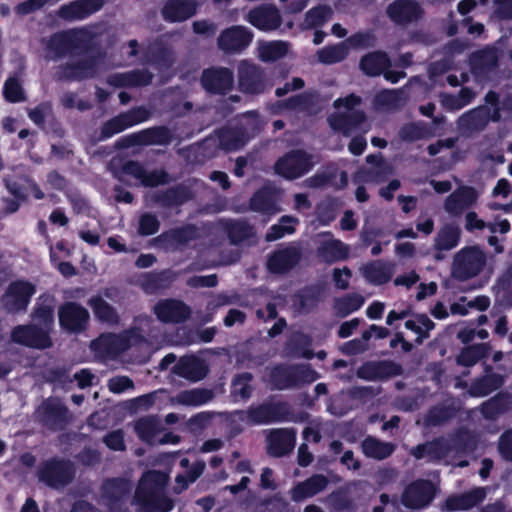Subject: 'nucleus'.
I'll list each match as a JSON object with an SVG mask.
<instances>
[{"mask_svg": "<svg viewBox=\"0 0 512 512\" xmlns=\"http://www.w3.org/2000/svg\"><path fill=\"white\" fill-rule=\"evenodd\" d=\"M502 383V378L497 375H489L474 384L472 393L475 396H486L498 388Z\"/></svg>", "mask_w": 512, "mask_h": 512, "instance_id": "603ef678", "label": "nucleus"}, {"mask_svg": "<svg viewBox=\"0 0 512 512\" xmlns=\"http://www.w3.org/2000/svg\"><path fill=\"white\" fill-rule=\"evenodd\" d=\"M219 141L225 150L232 151L242 147L247 139L236 130H225L220 133Z\"/></svg>", "mask_w": 512, "mask_h": 512, "instance_id": "864d4df0", "label": "nucleus"}, {"mask_svg": "<svg viewBox=\"0 0 512 512\" xmlns=\"http://www.w3.org/2000/svg\"><path fill=\"white\" fill-rule=\"evenodd\" d=\"M247 20L263 31L273 30L280 25V15L273 7H260L249 12Z\"/></svg>", "mask_w": 512, "mask_h": 512, "instance_id": "5701e85b", "label": "nucleus"}, {"mask_svg": "<svg viewBox=\"0 0 512 512\" xmlns=\"http://www.w3.org/2000/svg\"><path fill=\"white\" fill-rule=\"evenodd\" d=\"M367 162L371 168L367 172H359L356 176L357 181L379 182L390 173L388 165L384 164L378 155L368 156Z\"/></svg>", "mask_w": 512, "mask_h": 512, "instance_id": "c9c22d12", "label": "nucleus"}, {"mask_svg": "<svg viewBox=\"0 0 512 512\" xmlns=\"http://www.w3.org/2000/svg\"><path fill=\"white\" fill-rule=\"evenodd\" d=\"M249 420L253 423H268L277 420L274 407L263 405L249 412Z\"/></svg>", "mask_w": 512, "mask_h": 512, "instance_id": "4d7b16f0", "label": "nucleus"}, {"mask_svg": "<svg viewBox=\"0 0 512 512\" xmlns=\"http://www.w3.org/2000/svg\"><path fill=\"white\" fill-rule=\"evenodd\" d=\"M34 325L17 326L11 333L15 343L28 347L44 349L51 346L49 330L53 324V308L51 304L38 307L33 316Z\"/></svg>", "mask_w": 512, "mask_h": 512, "instance_id": "f03ea898", "label": "nucleus"}, {"mask_svg": "<svg viewBox=\"0 0 512 512\" xmlns=\"http://www.w3.org/2000/svg\"><path fill=\"white\" fill-rule=\"evenodd\" d=\"M173 372L182 378L195 382L204 378L207 373V368L201 359L194 356H187L178 361L173 368Z\"/></svg>", "mask_w": 512, "mask_h": 512, "instance_id": "f3484780", "label": "nucleus"}, {"mask_svg": "<svg viewBox=\"0 0 512 512\" xmlns=\"http://www.w3.org/2000/svg\"><path fill=\"white\" fill-rule=\"evenodd\" d=\"M137 344L147 346L138 332L131 331L122 335L103 334L91 343V348L100 357L110 358Z\"/></svg>", "mask_w": 512, "mask_h": 512, "instance_id": "20e7f679", "label": "nucleus"}, {"mask_svg": "<svg viewBox=\"0 0 512 512\" xmlns=\"http://www.w3.org/2000/svg\"><path fill=\"white\" fill-rule=\"evenodd\" d=\"M387 13L394 22L405 23L418 19L422 11L412 0H397L389 5Z\"/></svg>", "mask_w": 512, "mask_h": 512, "instance_id": "412c9836", "label": "nucleus"}, {"mask_svg": "<svg viewBox=\"0 0 512 512\" xmlns=\"http://www.w3.org/2000/svg\"><path fill=\"white\" fill-rule=\"evenodd\" d=\"M79 39H81V36L76 31L54 35L49 41L45 57L50 60H56L66 52H70L74 42Z\"/></svg>", "mask_w": 512, "mask_h": 512, "instance_id": "4be33fe9", "label": "nucleus"}, {"mask_svg": "<svg viewBox=\"0 0 512 512\" xmlns=\"http://www.w3.org/2000/svg\"><path fill=\"white\" fill-rule=\"evenodd\" d=\"M326 485L327 479L324 476H313L293 489L292 498L298 501L307 497H312L322 491Z\"/></svg>", "mask_w": 512, "mask_h": 512, "instance_id": "72a5a7b5", "label": "nucleus"}, {"mask_svg": "<svg viewBox=\"0 0 512 512\" xmlns=\"http://www.w3.org/2000/svg\"><path fill=\"white\" fill-rule=\"evenodd\" d=\"M363 304V296L359 294L347 295L335 302V310L339 316L345 317L357 311Z\"/></svg>", "mask_w": 512, "mask_h": 512, "instance_id": "49530a36", "label": "nucleus"}, {"mask_svg": "<svg viewBox=\"0 0 512 512\" xmlns=\"http://www.w3.org/2000/svg\"><path fill=\"white\" fill-rule=\"evenodd\" d=\"M400 94L396 90H387L379 93L376 97V104L383 108H396L399 105Z\"/></svg>", "mask_w": 512, "mask_h": 512, "instance_id": "680f3d73", "label": "nucleus"}, {"mask_svg": "<svg viewBox=\"0 0 512 512\" xmlns=\"http://www.w3.org/2000/svg\"><path fill=\"white\" fill-rule=\"evenodd\" d=\"M252 40V34L242 26L231 27L218 38L220 49L226 52H236L246 48Z\"/></svg>", "mask_w": 512, "mask_h": 512, "instance_id": "4468645a", "label": "nucleus"}, {"mask_svg": "<svg viewBox=\"0 0 512 512\" xmlns=\"http://www.w3.org/2000/svg\"><path fill=\"white\" fill-rule=\"evenodd\" d=\"M109 390L113 393H123L128 390H133V381L126 376H116L108 382Z\"/></svg>", "mask_w": 512, "mask_h": 512, "instance_id": "e2e57ef3", "label": "nucleus"}, {"mask_svg": "<svg viewBox=\"0 0 512 512\" xmlns=\"http://www.w3.org/2000/svg\"><path fill=\"white\" fill-rule=\"evenodd\" d=\"M348 55L347 43H339L334 46H327L318 51L317 56L320 62L332 64L343 60Z\"/></svg>", "mask_w": 512, "mask_h": 512, "instance_id": "37998d69", "label": "nucleus"}, {"mask_svg": "<svg viewBox=\"0 0 512 512\" xmlns=\"http://www.w3.org/2000/svg\"><path fill=\"white\" fill-rule=\"evenodd\" d=\"M259 57L263 61H274L285 55L287 44L282 41L264 42L259 44Z\"/></svg>", "mask_w": 512, "mask_h": 512, "instance_id": "79ce46f5", "label": "nucleus"}, {"mask_svg": "<svg viewBox=\"0 0 512 512\" xmlns=\"http://www.w3.org/2000/svg\"><path fill=\"white\" fill-rule=\"evenodd\" d=\"M89 305L99 320L107 323H114L117 321V315L114 309L101 297H92L89 300Z\"/></svg>", "mask_w": 512, "mask_h": 512, "instance_id": "a18cd8bd", "label": "nucleus"}, {"mask_svg": "<svg viewBox=\"0 0 512 512\" xmlns=\"http://www.w3.org/2000/svg\"><path fill=\"white\" fill-rule=\"evenodd\" d=\"M202 86L210 93H224L233 85V73L227 68H211L203 72Z\"/></svg>", "mask_w": 512, "mask_h": 512, "instance_id": "ddd939ff", "label": "nucleus"}, {"mask_svg": "<svg viewBox=\"0 0 512 512\" xmlns=\"http://www.w3.org/2000/svg\"><path fill=\"white\" fill-rule=\"evenodd\" d=\"M251 375L244 373L235 378L232 384V392L234 395L239 396L241 399L249 397L251 394Z\"/></svg>", "mask_w": 512, "mask_h": 512, "instance_id": "bf43d9fd", "label": "nucleus"}, {"mask_svg": "<svg viewBox=\"0 0 512 512\" xmlns=\"http://www.w3.org/2000/svg\"><path fill=\"white\" fill-rule=\"evenodd\" d=\"M298 220L291 216H283L278 224L273 225L266 235L267 241H275L295 231Z\"/></svg>", "mask_w": 512, "mask_h": 512, "instance_id": "c03bdc74", "label": "nucleus"}, {"mask_svg": "<svg viewBox=\"0 0 512 512\" xmlns=\"http://www.w3.org/2000/svg\"><path fill=\"white\" fill-rule=\"evenodd\" d=\"M123 173L132 176L144 186H157L164 184L167 181V174L164 171H150L147 172L139 163L128 162L123 167Z\"/></svg>", "mask_w": 512, "mask_h": 512, "instance_id": "a211bd4d", "label": "nucleus"}, {"mask_svg": "<svg viewBox=\"0 0 512 512\" xmlns=\"http://www.w3.org/2000/svg\"><path fill=\"white\" fill-rule=\"evenodd\" d=\"M447 452V443L443 440H438L416 447L413 450V455L417 459L435 461L442 459L447 454Z\"/></svg>", "mask_w": 512, "mask_h": 512, "instance_id": "e433bc0d", "label": "nucleus"}, {"mask_svg": "<svg viewBox=\"0 0 512 512\" xmlns=\"http://www.w3.org/2000/svg\"><path fill=\"white\" fill-rule=\"evenodd\" d=\"M296 248L289 247L275 252L268 260V268L275 273H281L292 268L298 261Z\"/></svg>", "mask_w": 512, "mask_h": 512, "instance_id": "cd10ccee", "label": "nucleus"}, {"mask_svg": "<svg viewBox=\"0 0 512 512\" xmlns=\"http://www.w3.org/2000/svg\"><path fill=\"white\" fill-rule=\"evenodd\" d=\"M271 383L278 389H286L296 386L293 368L278 367L271 372Z\"/></svg>", "mask_w": 512, "mask_h": 512, "instance_id": "8fccbe9b", "label": "nucleus"}, {"mask_svg": "<svg viewBox=\"0 0 512 512\" xmlns=\"http://www.w3.org/2000/svg\"><path fill=\"white\" fill-rule=\"evenodd\" d=\"M196 11L192 0H171L163 9V15L172 22L183 21L191 17Z\"/></svg>", "mask_w": 512, "mask_h": 512, "instance_id": "c85d7f7f", "label": "nucleus"}, {"mask_svg": "<svg viewBox=\"0 0 512 512\" xmlns=\"http://www.w3.org/2000/svg\"><path fill=\"white\" fill-rule=\"evenodd\" d=\"M360 99L354 95L337 99L334 102L336 114L329 118V124L334 130H340L348 135L351 127L359 125L364 121L365 116L362 112L356 110Z\"/></svg>", "mask_w": 512, "mask_h": 512, "instance_id": "39448f33", "label": "nucleus"}, {"mask_svg": "<svg viewBox=\"0 0 512 512\" xmlns=\"http://www.w3.org/2000/svg\"><path fill=\"white\" fill-rule=\"evenodd\" d=\"M475 94L468 88L460 90L457 96L455 95H441V103L443 106L450 110H459L468 105Z\"/></svg>", "mask_w": 512, "mask_h": 512, "instance_id": "de8ad7c7", "label": "nucleus"}, {"mask_svg": "<svg viewBox=\"0 0 512 512\" xmlns=\"http://www.w3.org/2000/svg\"><path fill=\"white\" fill-rule=\"evenodd\" d=\"M239 86L246 93L262 91L261 73L253 64L246 61L239 64Z\"/></svg>", "mask_w": 512, "mask_h": 512, "instance_id": "393cba45", "label": "nucleus"}, {"mask_svg": "<svg viewBox=\"0 0 512 512\" xmlns=\"http://www.w3.org/2000/svg\"><path fill=\"white\" fill-rule=\"evenodd\" d=\"M331 9L320 6L309 10L306 13L303 26L306 29L322 26L331 17Z\"/></svg>", "mask_w": 512, "mask_h": 512, "instance_id": "09e8293b", "label": "nucleus"}, {"mask_svg": "<svg viewBox=\"0 0 512 512\" xmlns=\"http://www.w3.org/2000/svg\"><path fill=\"white\" fill-rule=\"evenodd\" d=\"M280 194L273 188H264L257 192L251 199V208L254 211L262 212L267 215L278 213Z\"/></svg>", "mask_w": 512, "mask_h": 512, "instance_id": "aec40b11", "label": "nucleus"}, {"mask_svg": "<svg viewBox=\"0 0 512 512\" xmlns=\"http://www.w3.org/2000/svg\"><path fill=\"white\" fill-rule=\"evenodd\" d=\"M313 163L302 151H293L279 159L275 165L276 173L286 179H295L308 172Z\"/></svg>", "mask_w": 512, "mask_h": 512, "instance_id": "423d86ee", "label": "nucleus"}, {"mask_svg": "<svg viewBox=\"0 0 512 512\" xmlns=\"http://www.w3.org/2000/svg\"><path fill=\"white\" fill-rule=\"evenodd\" d=\"M150 116L149 110L140 107L128 113L122 114L107 122L102 130L103 137L109 138L124 129L147 120Z\"/></svg>", "mask_w": 512, "mask_h": 512, "instance_id": "9b49d317", "label": "nucleus"}, {"mask_svg": "<svg viewBox=\"0 0 512 512\" xmlns=\"http://www.w3.org/2000/svg\"><path fill=\"white\" fill-rule=\"evenodd\" d=\"M167 481V474L162 472L149 471L142 476L135 493L142 512H168L173 508V501L163 493Z\"/></svg>", "mask_w": 512, "mask_h": 512, "instance_id": "f257e3e1", "label": "nucleus"}, {"mask_svg": "<svg viewBox=\"0 0 512 512\" xmlns=\"http://www.w3.org/2000/svg\"><path fill=\"white\" fill-rule=\"evenodd\" d=\"M318 254L324 261L334 262L346 259L349 254V247L340 240L330 239L319 247Z\"/></svg>", "mask_w": 512, "mask_h": 512, "instance_id": "f704fd0d", "label": "nucleus"}, {"mask_svg": "<svg viewBox=\"0 0 512 512\" xmlns=\"http://www.w3.org/2000/svg\"><path fill=\"white\" fill-rule=\"evenodd\" d=\"M294 380H296V385L301 383H311L317 379L316 372L312 371L307 366H300L293 368Z\"/></svg>", "mask_w": 512, "mask_h": 512, "instance_id": "774afa93", "label": "nucleus"}, {"mask_svg": "<svg viewBox=\"0 0 512 512\" xmlns=\"http://www.w3.org/2000/svg\"><path fill=\"white\" fill-rule=\"evenodd\" d=\"M405 327L418 335V342L427 338L429 332L434 328L433 321L424 314L415 315L412 319L405 322Z\"/></svg>", "mask_w": 512, "mask_h": 512, "instance_id": "a19ab883", "label": "nucleus"}, {"mask_svg": "<svg viewBox=\"0 0 512 512\" xmlns=\"http://www.w3.org/2000/svg\"><path fill=\"white\" fill-rule=\"evenodd\" d=\"M212 398V393L208 390L192 389L179 393L171 398L172 404L186 406H199L207 403Z\"/></svg>", "mask_w": 512, "mask_h": 512, "instance_id": "4c0bfd02", "label": "nucleus"}, {"mask_svg": "<svg viewBox=\"0 0 512 512\" xmlns=\"http://www.w3.org/2000/svg\"><path fill=\"white\" fill-rule=\"evenodd\" d=\"M360 272L369 283L381 285L391 279L394 268L392 264L375 261L363 265Z\"/></svg>", "mask_w": 512, "mask_h": 512, "instance_id": "a878e982", "label": "nucleus"}, {"mask_svg": "<svg viewBox=\"0 0 512 512\" xmlns=\"http://www.w3.org/2000/svg\"><path fill=\"white\" fill-rule=\"evenodd\" d=\"M66 412V408L58 399H48L38 408L39 416L52 427L65 419Z\"/></svg>", "mask_w": 512, "mask_h": 512, "instance_id": "c756f323", "label": "nucleus"}, {"mask_svg": "<svg viewBox=\"0 0 512 512\" xmlns=\"http://www.w3.org/2000/svg\"><path fill=\"white\" fill-rule=\"evenodd\" d=\"M306 185L309 187H320L328 183H332L337 188H343L348 183V178L345 172L340 173L339 182L332 180L330 177L326 175H316L311 177L305 181Z\"/></svg>", "mask_w": 512, "mask_h": 512, "instance_id": "13d9d810", "label": "nucleus"}, {"mask_svg": "<svg viewBox=\"0 0 512 512\" xmlns=\"http://www.w3.org/2000/svg\"><path fill=\"white\" fill-rule=\"evenodd\" d=\"M461 237V229L458 226L447 224L440 228L435 239L434 247L437 250H451L455 248Z\"/></svg>", "mask_w": 512, "mask_h": 512, "instance_id": "2f4dec72", "label": "nucleus"}, {"mask_svg": "<svg viewBox=\"0 0 512 512\" xmlns=\"http://www.w3.org/2000/svg\"><path fill=\"white\" fill-rule=\"evenodd\" d=\"M88 319V311L76 303H66L59 309V322L66 330L79 331Z\"/></svg>", "mask_w": 512, "mask_h": 512, "instance_id": "2eb2a0df", "label": "nucleus"}, {"mask_svg": "<svg viewBox=\"0 0 512 512\" xmlns=\"http://www.w3.org/2000/svg\"><path fill=\"white\" fill-rule=\"evenodd\" d=\"M157 318L162 322H180L189 315V309L177 300L160 301L154 308Z\"/></svg>", "mask_w": 512, "mask_h": 512, "instance_id": "6ab92c4d", "label": "nucleus"}, {"mask_svg": "<svg viewBox=\"0 0 512 512\" xmlns=\"http://www.w3.org/2000/svg\"><path fill=\"white\" fill-rule=\"evenodd\" d=\"M486 261L485 252L478 246L464 247L454 256L452 276L460 281L472 279L481 273Z\"/></svg>", "mask_w": 512, "mask_h": 512, "instance_id": "7ed1b4c3", "label": "nucleus"}, {"mask_svg": "<svg viewBox=\"0 0 512 512\" xmlns=\"http://www.w3.org/2000/svg\"><path fill=\"white\" fill-rule=\"evenodd\" d=\"M194 235V230L191 227L172 231L165 235V239L171 244H183L190 240Z\"/></svg>", "mask_w": 512, "mask_h": 512, "instance_id": "338daca9", "label": "nucleus"}, {"mask_svg": "<svg viewBox=\"0 0 512 512\" xmlns=\"http://www.w3.org/2000/svg\"><path fill=\"white\" fill-rule=\"evenodd\" d=\"M3 95L4 98L11 103L22 102L25 100L24 90L17 77H9L4 82Z\"/></svg>", "mask_w": 512, "mask_h": 512, "instance_id": "3c124183", "label": "nucleus"}, {"mask_svg": "<svg viewBox=\"0 0 512 512\" xmlns=\"http://www.w3.org/2000/svg\"><path fill=\"white\" fill-rule=\"evenodd\" d=\"M151 81V75L145 71L128 72L111 76L108 82L114 86L146 85Z\"/></svg>", "mask_w": 512, "mask_h": 512, "instance_id": "58836bf2", "label": "nucleus"}, {"mask_svg": "<svg viewBox=\"0 0 512 512\" xmlns=\"http://www.w3.org/2000/svg\"><path fill=\"white\" fill-rule=\"evenodd\" d=\"M486 349L484 345L470 346L462 350L457 361L464 366L474 365L483 355Z\"/></svg>", "mask_w": 512, "mask_h": 512, "instance_id": "5fc2aeb1", "label": "nucleus"}, {"mask_svg": "<svg viewBox=\"0 0 512 512\" xmlns=\"http://www.w3.org/2000/svg\"><path fill=\"white\" fill-rule=\"evenodd\" d=\"M38 476L39 480L46 485L59 488L66 485L72 479L73 471L68 462L50 460L42 464Z\"/></svg>", "mask_w": 512, "mask_h": 512, "instance_id": "0eeeda50", "label": "nucleus"}, {"mask_svg": "<svg viewBox=\"0 0 512 512\" xmlns=\"http://www.w3.org/2000/svg\"><path fill=\"white\" fill-rule=\"evenodd\" d=\"M484 497L485 490L477 488L460 496L449 498L446 505L450 510H469L482 502Z\"/></svg>", "mask_w": 512, "mask_h": 512, "instance_id": "473e14b6", "label": "nucleus"}, {"mask_svg": "<svg viewBox=\"0 0 512 512\" xmlns=\"http://www.w3.org/2000/svg\"><path fill=\"white\" fill-rule=\"evenodd\" d=\"M157 392L145 394L130 401V409L135 412L149 409L155 402Z\"/></svg>", "mask_w": 512, "mask_h": 512, "instance_id": "69168bd1", "label": "nucleus"}, {"mask_svg": "<svg viewBox=\"0 0 512 512\" xmlns=\"http://www.w3.org/2000/svg\"><path fill=\"white\" fill-rule=\"evenodd\" d=\"M393 446L390 443L382 442L376 438L368 437L362 442L363 453L374 459H384L393 452Z\"/></svg>", "mask_w": 512, "mask_h": 512, "instance_id": "ea45409f", "label": "nucleus"}, {"mask_svg": "<svg viewBox=\"0 0 512 512\" xmlns=\"http://www.w3.org/2000/svg\"><path fill=\"white\" fill-rule=\"evenodd\" d=\"M102 0H79L61 9L65 18L81 19L97 11L102 6Z\"/></svg>", "mask_w": 512, "mask_h": 512, "instance_id": "7c9ffc66", "label": "nucleus"}, {"mask_svg": "<svg viewBox=\"0 0 512 512\" xmlns=\"http://www.w3.org/2000/svg\"><path fill=\"white\" fill-rule=\"evenodd\" d=\"M96 66L97 63L94 59L86 55L77 56L64 70L62 76L77 79L90 77L95 74Z\"/></svg>", "mask_w": 512, "mask_h": 512, "instance_id": "bb28decb", "label": "nucleus"}, {"mask_svg": "<svg viewBox=\"0 0 512 512\" xmlns=\"http://www.w3.org/2000/svg\"><path fill=\"white\" fill-rule=\"evenodd\" d=\"M389 60L386 54L381 52H374L366 55L360 62L362 71L371 76L384 73L385 78L392 83L398 82L405 77L403 72L388 71Z\"/></svg>", "mask_w": 512, "mask_h": 512, "instance_id": "6e6552de", "label": "nucleus"}, {"mask_svg": "<svg viewBox=\"0 0 512 512\" xmlns=\"http://www.w3.org/2000/svg\"><path fill=\"white\" fill-rule=\"evenodd\" d=\"M435 488L429 481H417L411 484L404 492L402 502L413 509L425 507L434 496Z\"/></svg>", "mask_w": 512, "mask_h": 512, "instance_id": "9d476101", "label": "nucleus"}, {"mask_svg": "<svg viewBox=\"0 0 512 512\" xmlns=\"http://www.w3.org/2000/svg\"><path fill=\"white\" fill-rule=\"evenodd\" d=\"M34 292V286L29 282H14L6 291L3 297V304L11 312L23 310L27 307L30 297Z\"/></svg>", "mask_w": 512, "mask_h": 512, "instance_id": "1a4fd4ad", "label": "nucleus"}, {"mask_svg": "<svg viewBox=\"0 0 512 512\" xmlns=\"http://www.w3.org/2000/svg\"><path fill=\"white\" fill-rule=\"evenodd\" d=\"M478 192L471 187H461L445 200L444 208L450 215H460L465 209L476 203Z\"/></svg>", "mask_w": 512, "mask_h": 512, "instance_id": "dca6fc26", "label": "nucleus"}, {"mask_svg": "<svg viewBox=\"0 0 512 512\" xmlns=\"http://www.w3.org/2000/svg\"><path fill=\"white\" fill-rule=\"evenodd\" d=\"M373 42V37L369 33H358L347 40L343 41V43H347L348 51L350 49H360L369 47Z\"/></svg>", "mask_w": 512, "mask_h": 512, "instance_id": "0e129e2a", "label": "nucleus"}, {"mask_svg": "<svg viewBox=\"0 0 512 512\" xmlns=\"http://www.w3.org/2000/svg\"><path fill=\"white\" fill-rule=\"evenodd\" d=\"M204 468L205 464L203 462H198L188 471L187 476L178 475L176 477L175 491L180 493L186 489L189 483L194 482L202 474Z\"/></svg>", "mask_w": 512, "mask_h": 512, "instance_id": "6e6d98bb", "label": "nucleus"}, {"mask_svg": "<svg viewBox=\"0 0 512 512\" xmlns=\"http://www.w3.org/2000/svg\"><path fill=\"white\" fill-rule=\"evenodd\" d=\"M295 432L291 429H280L270 433L268 449L274 456H282L291 451L295 445Z\"/></svg>", "mask_w": 512, "mask_h": 512, "instance_id": "b1692460", "label": "nucleus"}, {"mask_svg": "<svg viewBox=\"0 0 512 512\" xmlns=\"http://www.w3.org/2000/svg\"><path fill=\"white\" fill-rule=\"evenodd\" d=\"M461 121L473 128L484 125L488 121V109H475L461 117Z\"/></svg>", "mask_w": 512, "mask_h": 512, "instance_id": "052dcab7", "label": "nucleus"}, {"mask_svg": "<svg viewBox=\"0 0 512 512\" xmlns=\"http://www.w3.org/2000/svg\"><path fill=\"white\" fill-rule=\"evenodd\" d=\"M134 429L141 440L150 444L178 442L176 436H170L168 434L161 436L160 423L155 417L139 419L135 423Z\"/></svg>", "mask_w": 512, "mask_h": 512, "instance_id": "f8f14e48", "label": "nucleus"}]
</instances>
